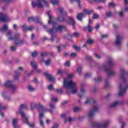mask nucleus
<instances>
[{
	"label": "nucleus",
	"mask_w": 128,
	"mask_h": 128,
	"mask_svg": "<svg viewBox=\"0 0 128 128\" xmlns=\"http://www.w3.org/2000/svg\"><path fill=\"white\" fill-rule=\"evenodd\" d=\"M50 11H48L46 12L47 16H49V20L48 21V24H52L53 26V28L48 30V32H49L50 34H51L52 37L50 38V40L52 42H54V38H56V36L52 35L53 34H56L57 32H62L63 30H66V26H58V24L57 22L52 21V16L50 15ZM58 26V27H56Z\"/></svg>",
	"instance_id": "1"
},
{
	"label": "nucleus",
	"mask_w": 128,
	"mask_h": 128,
	"mask_svg": "<svg viewBox=\"0 0 128 128\" xmlns=\"http://www.w3.org/2000/svg\"><path fill=\"white\" fill-rule=\"evenodd\" d=\"M28 106L26 104H22L20 106V110L18 112V114L21 115L22 118H24V122L26 124H28L30 128H34V124H31L28 122V118L26 116V113L22 111V110H26Z\"/></svg>",
	"instance_id": "2"
},
{
	"label": "nucleus",
	"mask_w": 128,
	"mask_h": 128,
	"mask_svg": "<svg viewBox=\"0 0 128 128\" xmlns=\"http://www.w3.org/2000/svg\"><path fill=\"white\" fill-rule=\"evenodd\" d=\"M76 82H72V80L68 81L66 79L64 80V88H70L72 91L70 92L68 90L67 91V93L70 94V93L76 94L78 92V89L76 88Z\"/></svg>",
	"instance_id": "3"
},
{
	"label": "nucleus",
	"mask_w": 128,
	"mask_h": 128,
	"mask_svg": "<svg viewBox=\"0 0 128 128\" xmlns=\"http://www.w3.org/2000/svg\"><path fill=\"white\" fill-rule=\"evenodd\" d=\"M114 66V63L112 62V59L110 58L109 59V62L104 64L103 68L104 70L108 72V78H110V76H114L116 74V72L113 71H110L112 70V68Z\"/></svg>",
	"instance_id": "4"
},
{
	"label": "nucleus",
	"mask_w": 128,
	"mask_h": 128,
	"mask_svg": "<svg viewBox=\"0 0 128 128\" xmlns=\"http://www.w3.org/2000/svg\"><path fill=\"white\" fill-rule=\"evenodd\" d=\"M8 40H14L15 46H22L24 41L20 39V34L16 33L14 37L11 36L8 38Z\"/></svg>",
	"instance_id": "5"
},
{
	"label": "nucleus",
	"mask_w": 128,
	"mask_h": 128,
	"mask_svg": "<svg viewBox=\"0 0 128 128\" xmlns=\"http://www.w3.org/2000/svg\"><path fill=\"white\" fill-rule=\"evenodd\" d=\"M58 10L60 14V16L57 18V20L61 22H64L66 20L65 18L68 16V13H66L62 8L58 7Z\"/></svg>",
	"instance_id": "6"
},
{
	"label": "nucleus",
	"mask_w": 128,
	"mask_h": 128,
	"mask_svg": "<svg viewBox=\"0 0 128 128\" xmlns=\"http://www.w3.org/2000/svg\"><path fill=\"white\" fill-rule=\"evenodd\" d=\"M42 2H44V6H46L47 8L50 6L48 4V1L46 0H37V2L32 1V8H36V6L40 8H44V5H42Z\"/></svg>",
	"instance_id": "7"
},
{
	"label": "nucleus",
	"mask_w": 128,
	"mask_h": 128,
	"mask_svg": "<svg viewBox=\"0 0 128 128\" xmlns=\"http://www.w3.org/2000/svg\"><path fill=\"white\" fill-rule=\"evenodd\" d=\"M50 108H51L50 110H46V108H44V107L42 105L40 104H38V106H37V109L38 112H40V110H42V112H52V110H54V108H55L54 105L52 103H50Z\"/></svg>",
	"instance_id": "8"
},
{
	"label": "nucleus",
	"mask_w": 128,
	"mask_h": 128,
	"mask_svg": "<svg viewBox=\"0 0 128 128\" xmlns=\"http://www.w3.org/2000/svg\"><path fill=\"white\" fill-rule=\"evenodd\" d=\"M110 124V122L108 121L103 124H98L96 122H92L91 124L92 127L96 126L98 128H106L107 126H108Z\"/></svg>",
	"instance_id": "9"
},
{
	"label": "nucleus",
	"mask_w": 128,
	"mask_h": 128,
	"mask_svg": "<svg viewBox=\"0 0 128 128\" xmlns=\"http://www.w3.org/2000/svg\"><path fill=\"white\" fill-rule=\"evenodd\" d=\"M4 86L6 88H11L12 94H14V92L16 88V86H14L12 85V81L8 80L7 82H5V83L4 84Z\"/></svg>",
	"instance_id": "10"
},
{
	"label": "nucleus",
	"mask_w": 128,
	"mask_h": 128,
	"mask_svg": "<svg viewBox=\"0 0 128 128\" xmlns=\"http://www.w3.org/2000/svg\"><path fill=\"white\" fill-rule=\"evenodd\" d=\"M120 91L118 93V95L120 96H124L126 94V90L128 88V86L126 85V86L125 88H124V84H120L119 86Z\"/></svg>",
	"instance_id": "11"
},
{
	"label": "nucleus",
	"mask_w": 128,
	"mask_h": 128,
	"mask_svg": "<svg viewBox=\"0 0 128 128\" xmlns=\"http://www.w3.org/2000/svg\"><path fill=\"white\" fill-rule=\"evenodd\" d=\"M29 22H36L37 24H42V21L40 18H38V16L35 17H29L28 20Z\"/></svg>",
	"instance_id": "12"
},
{
	"label": "nucleus",
	"mask_w": 128,
	"mask_h": 128,
	"mask_svg": "<svg viewBox=\"0 0 128 128\" xmlns=\"http://www.w3.org/2000/svg\"><path fill=\"white\" fill-rule=\"evenodd\" d=\"M122 36L120 35L116 36V40L115 42L116 46H120L122 44Z\"/></svg>",
	"instance_id": "13"
},
{
	"label": "nucleus",
	"mask_w": 128,
	"mask_h": 128,
	"mask_svg": "<svg viewBox=\"0 0 128 128\" xmlns=\"http://www.w3.org/2000/svg\"><path fill=\"white\" fill-rule=\"evenodd\" d=\"M8 20L7 15L0 12V22H8Z\"/></svg>",
	"instance_id": "14"
},
{
	"label": "nucleus",
	"mask_w": 128,
	"mask_h": 128,
	"mask_svg": "<svg viewBox=\"0 0 128 128\" xmlns=\"http://www.w3.org/2000/svg\"><path fill=\"white\" fill-rule=\"evenodd\" d=\"M98 106H96L94 108V110L90 112H89V114H88V118H92V116H94V114L96 112H98Z\"/></svg>",
	"instance_id": "15"
},
{
	"label": "nucleus",
	"mask_w": 128,
	"mask_h": 128,
	"mask_svg": "<svg viewBox=\"0 0 128 128\" xmlns=\"http://www.w3.org/2000/svg\"><path fill=\"white\" fill-rule=\"evenodd\" d=\"M120 70L122 72L120 78L124 82H126V79L124 78V76L126 74V72L124 69H120Z\"/></svg>",
	"instance_id": "16"
},
{
	"label": "nucleus",
	"mask_w": 128,
	"mask_h": 128,
	"mask_svg": "<svg viewBox=\"0 0 128 128\" xmlns=\"http://www.w3.org/2000/svg\"><path fill=\"white\" fill-rule=\"evenodd\" d=\"M44 76H46V78L48 80L49 82H54V78L51 74H48V72H44Z\"/></svg>",
	"instance_id": "17"
},
{
	"label": "nucleus",
	"mask_w": 128,
	"mask_h": 128,
	"mask_svg": "<svg viewBox=\"0 0 128 128\" xmlns=\"http://www.w3.org/2000/svg\"><path fill=\"white\" fill-rule=\"evenodd\" d=\"M84 13H80L78 14L76 18L78 20H80V22H82V18H84Z\"/></svg>",
	"instance_id": "18"
},
{
	"label": "nucleus",
	"mask_w": 128,
	"mask_h": 128,
	"mask_svg": "<svg viewBox=\"0 0 128 128\" xmlns=\"http://www.w3.org/2000/svg\"><path fill=\"white\" fill-rule=\"evenodd\" d=\"M20 74V70H18L14 72V80H18Z\"/></svg>",
	"instance_id": "19"
},
{
	"label": "nucleus",
	"mask_w": 128,
	"mask_h": 128,
	"mask_svg": "<svg viewBox=\"0 0 128 128\" xmlns=\"http://www.w3.org/2000/svg\"><path fill=\"white\" fill-rule=\"evenodd\" d=\"M120 102L116 101L110 104V108H116V106H120Z\"/></svg>",
	"instance_id": "20"
},
{
	"label": "nucleus",
	"mask_w": 128,
	"mask_h": 128,
	"mask_svg": "<svg viewBox=\"0 0 128 128\" xmlns=\"http://www.w3.org/2000/svg\"><path fill=\"white\" fill-rule=\"evenodd\" d=\"M89 2H102L106 4V0H88Z\"/></svg>",
	"instance_id": "21"
},
{
	"label": "nucleus",
	"mask_w": 128,
	"mask_h": 128,
	"mask_svg": "<svg viewBox=\"0 0 128 128\" xmlns=\"http://www.w3.org/2000/svg\"><path fill=\"white\" fill-rule=\"evenodd\" d=\"M30 66H32V68H33L34 70H36V68H38V64L34 62H31Z\"/></svg>",
	"instance_id": "22"
},
{
	"label": "nucleus",
	"mask_w": 128,
	"mask_h": 128,
	"mask_svg": "<svg viewBox=\"0 0 128 128\" xmlns=\"http://www.w3.org/2000/svg\"><path fill=\"white\" fill-rule=\"evenodd\" d=\"M84 12L86 14H90L92 12H94V10H88V9H84Z\"/></svg>",
	"instance_id": "23"
},
{
	"label": "nucleus",
	"mask_w": 128,
	"mask_h": 128,
	"mask_svg": "<svg viewBox=\"0 0 128 128\" xmlns=\"http://www.w3.org/2000/svg\"><path fill=\"white\" fill-rule=\"evenodd\" d=\"M17 124H18V120L13 119V120H12V125L14 126V128H18V126H16Z\"/></svg>",
	"instance_id": "24"
},
{
	"label": "nucleus",
	"mask_w": 128,
	"mask_h": 128,
	"mask_svg": "<svg viewBox=\"0 0 128 128\" xmlns=\"http://www.w3.org/2000/svg\"><path fill=\"white\" fill-rule=\"evenodd\" d=\"M8 25L6 24H5L3 28H0V32H4V30H8Z\"/></svg>",
	"instance_id": "25"
},
{
	"label": "nucleus",
	"mask_w": 128,
	"mask_h": 128,
	"mask_svg": "<svg viewBox=\"0 0 128 128\" xmlns=\"http://www.w3.org/2000/svg\"><path fill=\"white\" fill-rule=\"evenodd\" d=\"M69 20H70V23L71 24L72 26H74V24H76V21L74 20V18L69 17Z\"/></svg>",
	"instance_id": "26"
},
{
	"label": "nucleus",
	"mask_w": 128,
	"mask_h": 128,
	"mask_svg": "<svg viewBox=\"0 0 128 128\" xmlns=\"http://www.w3.org/2000/svg\"><path fill=\"white\" fill-rule=\"evenodd\" d=\"M87 28L88 29V31L90 32H92V30H94V28H92V26L90 24H88Z\"/></svg>",
	"instance_id": "27"
},
{
	"label": "nucleus",
	"mask_w": 128,
	"mask_h": 128,
	"mask_svg": "<svg viewBox=\"0 0 128 128\" xmlns=\"http://www.w3.org/2000/svg\"><path fill=\"white\" fill-rule=\"evenodd\" d=\"M30 106L32 110H34L36 108V104L34 102L31 103Z\"/></svg>",
	"instance_id": "28"
},
{
	"label": "nucleus",
	"mask_w": 128,
	"mask_h": 128,
	"mask_svg": "<svg viewBox=\"0 0 128 128\" xmlns=\"http://www.w3.org/2000/svg\"><path fill=\"white\" fill-rule=\"evenodd\" d=\"M51 4H53V6H56L58 4V1L56 0H50Z\"/></svg>",
	"instance_id": "29"
},
{
	"label": "nucleus",
	"mask_w": 128,
	"mask_h": 128,
	"mask_svg": "<svg viewBox=\"0 0 128 128\" xmlns=\"http://www.w3.org/2000/svg\"><path fill=\"white\" fill-rule=\"evenodd\" d=\"M64 70H59L57 72V74H59L60 76H62V74H64Z\"/></svg>",
	"instance_id": "30"
},
{
	"label": "nucleus",
	"mask_w": 128,
	"mask_h": 128,
	"mask_svg": "<svg viewBox=\"0 0 128 128\" xmlns=\"http://www.w3.org/2000/svg\"><path fill=\"white\" fill-rule=\"evenodd\" d=\"M66 38H67L68 40H72V35L70 34H68L66 36Z\"/></svg>",
	"instance_id": "31"
},
{
	"label": "nucleus",
	"mask_w": 128,
	"mask_h": 128,
	"mask_svg": "<svg viewBox=\"0 0 128 128\" xmlns=\"http://www.w3.org/2000/svg\"><path fill=\"white\" fill-rule=\"evenodd\" d=\"M56 92L57 94H62L64 90H62V88H60V89H56Z\"/></svg>",
	"instance_id": "32"
},
{
	"label": "nucleus",
	"mask_w": 128,
	"mask_h": 128,
	"mask_svg": "<svg viewBox=\"0 0 128 128\" xmlns=\"http://www.w3.org/2000/svg\"><path fill=\"white\" fill-rule=\"evenodd\" d=\"M52 102H56L58 100V99L56 97L54 96V95H52Z\"/></svg>",
	"instance_id": "33"
},
{
	"label": "nucleus",
	"mask_w": 128,
	"mask_h": 128,
	"mask_svg": "<svg viewBox=\"0 0 128 128\" xmlns=\"http://www.w3.org/2000/svg\"><path fill=\"white\" fill-rule=\"evenodd\" d=\"M32 58H36L38 56V52L35 51L32 53Z\"/></svg>",
	"instance_id": "34"
},
{
	"label": "nucleus",
	"mask_w": 128,
	"mask_h": 128,
	"mask_svg": "<svg viewBox=\"0 0 128 128\" xmlns=\"http://www.w3.org/2000/svg\"><path fill=\"white\" fill-rule=\"evenodd\" d=\"M124 4L126 6L124 10H126V12H128V0H124Z\"/></svg>",
	"instance_id": "35"
},
{
	"label": "nucleus",
	"mask_w": 128,
	"mask_h": 128,
	"mask_svg": "<svg viewBox=\"0 0 128 128\" xmlns=\"http://www.w3.org/2000/svg\"><path fill=\"white\" fill-rule=\"evenodd\" d=\"M61 118H64L65 120H64V122H68V118H66V114H62L61 115Z\"/></svg>",
	"instance_id": "36"
},
{
	"label": "nucleus",
	"mask_w": 128,
	"mask_h": 128,
	"mask_svg": "<svg viewBox=\"0 0 128 128\" xmlns=\"http://www.w3.org/2000/svg\"><path fill=\"white\" fill-rule=\"evenodd\" d=\"M70 2H76L78 6H80V0H70Z\"/></svg>",
	"instance_id": "37"
},
{
	"label": "nucleus",
	"mask_w": 128,
	"mask_h": 128,
	"mask_svg": "<svg viewBox=\"0 0 128 128\" xmlns=\"http://www.w3.org/2000/svg\"><path fill=\"white\" fill-rule=\"evenodd\" d=\"M86 43L88 44H94V40L92 39H88L86 40Z\"/></svg>",
	"instance_id": "38"
},
{
	"label": "nucleus",
	"mask_w": 128,
	"mask_h": 128,
	"mask_svg": "<svg viewBox=\"0 0 128 128\" xmlns=\"http://www.w3.org/2000/svg\"><path fill=\"white\" fill-rule=\"evenodd\" d=\"M14 0H2V2H5L6 4H7L12 2Z\"/></svg>",
	"instance_id": "39"
},
{
	"label": "nucleus",
	"mask_w": 128,
	"mask_h": 128,
	"mask_svg": "<svg viewBox=\"0 0 128 128\" xmlns=\"http://www.w3.org/2000/svg\"><path fill=\"white\" fill-rule=\"evenodd\" d=\"M34 30V27L32 26H28L27 28V30H30V32H32V30Z\"/></svg>",
	"instance_id": "40"
},
{
	"label": "nucleus",
	"mask_w": 128,
	"mask_h": 128,
	"mask_svg": "<svg viewBox=\"0 0 128 128\" xmlns=\"http://www.w3.org/2000/svg\"><path fill=\"white\" fill-rule=\"evenodd\" d=\"M94 80L96 81L97 82H102V78L99 77L98 78V79L96 80V78H94Z\"/></svg>",
	"instance_id": "41"
},
{
	"label": "nucleus",
	"mask_w": 128,
	"mask_h": 128,
	"mask_svg": "<svg viewBox=\"0 0 128 128\" xmlns=\"http://www.w3.org/2000/svg\"><path fill=\"white\" fill-rule=\"evenodd\" d=\"M28 26L26 25H23L22 26V30H24V32H26V30H28Z\"/></svg>",
	"instance_id": "42"
},
{
	"label": "nucleus",
	"mask_w": 128,
	"mask_h": 128,
	"mask_svg": "<svg viewBox=\"0 0 128 128\" xmlns=\"http://www.w3.org/2000/svg\"><path fill=\"white\" fill-rule=\"evenodd\" d=\"M28 88L29 90H30V92H34V90H36L34 87L29 86H28Z\"/></svg>",
	"instance_id": "43"
},
{
	"label": "nucleus",
	"mask_w": 128,
	"mask_h": 128,
	"mask_svg": "<svg viewBox=\"0 0 128 128\" xmlns=\"http://www.w3.org/2000/svg\"><path fill=\"white\" fill-rule=\"evenodd\" d=\"M106 16L108 18H110V16H112V12L110 11L108 12H106Z\"/></svg>",
	"instance_id": "44"
},
{
	"label": "nucleus",
	"mask_w": 128,
	"mask_h": 128,
	"mask_svg": "<svg viewBox=\"0 0 128 128\" xmlns=\"http://www.w3.org/2000/svg\"><path fill=\"white\" fill-rule=\"evenodd\" d=\"M105 82H106V86H105L104 88H106L110 86V83H108V79H106L105 80Z\"/></svg>",
	"instance_id": "45"
},
{
	"label": "nucleus",
	"mask_w": 128,
	"mask_h": 128,
	"mask_svg": "<svg viewBox=\"0 0 128 128\" xmlns=\"http://www.w3.org/2000/svg\"><path fill=\"white\" fill-rule=\"evenodd\" d=\"M77 72L78 74H82V67H80L77 68Z\"/></svg>",
	"instance_id": "46"
},
{
	"label": "nucleus",
	"mask_w": 128,
	"mask_h": 128,
	"mask_svg": "<svg viewBox=\"0 0 128 128\" xmlns=\"http://www.w3.org/2000/svg\"><path fill=\"white\" fill-rule=\"evenodd\" d=\"M85 78H90L92 76V74H88L86 72L84 75Z\"/></svg>",
	"instance_id": "47"
},
{
	"label": "nucleus",
	"mask_w": 128,
	"mask_h": 128,
	"mask_svg": "<svg viewBox=\"0 0 128 128\" xmlns=\"http://www.w3.org/2000/svg\"><path fill=\"white\" fill-rule=\"evenodd\" d=\"M51 62V61L50 60H48L45 62V64H46V66H48Z\"/></svg>",
	"instance_id": "48"
},
{
	"label": "nucleus",
	"mask_w": 128,
	"mask_h": 128,
	"mask_svg": "<svg viewBox=\"0 0 128 128\" xmlns=\"http://www.w3.org/2000/svg\"><path fill=\"white\" fill-rule=\"evenodd\" d=\"M89 102H92V98H88L87 100L85 102L84 104H89Z\"/></svg>",
	"instance_id": "49"
},
{
	"label": "nucleus",
	"mask_w": 128,
	"mask_h": 128,
	"mask_svg": "<svg viewBox=\"0 0 128 128\" xmlns=\"http://www.w3.org/2000/svg\"><path fill=\"white\" fill-rule=\"evenodd\" d=\"M73 36L75 38H78V36H80V34L78 32H75L73 34Z\"/></svg>",
	"instance_id": "50"
},
{
	"label": "nucleus",
	"mask_w": 128,
	"mask_h": 128,
	"mask_svg": "<svg viewBox=\"0 0 128 128\" xmlns=\"http://www.w3.org/2000/svg\"><path fill=\"white\" fill-rule=\"evenodd\" d=\"M48 56V52H45V53H44V52H42L41 53V56L42 58H44V56Z\"/></svg>",
	"instance_id": "51"
},
{
	"label": "nucleus",
	"mask_w": 128,
	"mask_h": 128,
	"mask_svg": "<svg viewBox=\"0 0 128 128\" xmlns=\"http://www.w3.org/2000/svg\"><path fill=\"white\" fill-rule=\"evenodd\" d=\"M48 88L49 90H54V87H52V85H49Z\"/></svg>",
	"instance_id": "52"
},
{
	"label": "nucleus",
	"mask_w": 128,
	"mask_h": 128,
	"mask_svg": "<svg viewBox=\"0 0 128 128\" xmlns=\"http://www.w3.org/2000/svg\"><path fill=\"white\" fill-rule=\"evenodd\" d=\"M109 6H112V8H114V6H116V4L114 3L110 2L109 3Z\"/></svg>",
	"instance_id": "53"
},
{
	"label": "nucleus",
	"mask_w": 128,
	"mask_h": 128,
	"mask_svg": "<svg viewBox=\"0 0 128 128\" xmlns=\"http://www.w3.org/2000/svg\"><path fill=\"white\" fill-rule=\"evenodd\" d=\"M73 48H76V50H78V52H80V48L78 47V46H74Z\"/></svg>",
	"instance_id": "54"
},
{
	"label": "nucleus",
	"mask_w": 128,
	"mask_h": 128,
	"mask_svg": "<svg viewBox=\"0 0 128 128\" xmlns=\"http://www.w3.org/2000/svg\"><path fill=\"white\" fill-rule=\"evenodd\" d=\"M65 66H70V61H66L65 63Z\"/></svg>",
	"instance_id": "55"
},
{
	"label": "nucleus",
	"mask_w": 128,
	"mask_h": 128,
	"mask_svg": "<svg viewBox=\"0 0 128 128\" xmlns=\"http://www.w3.org/2000/svg\"><path fill=\"white\" fill-rule=\"evenodd\" d=\"M68 78H74V74H68Z\"/></svg>",
	"instance_id": "56"
},
{
	"label": "nucleus",
	"mask_w": 128,
	"mask_h": 128,
	"mask_svg": "<svg viewBox=\"0 0 128 128\" xmlns=\"http://www.w3.org/2000/svg\"><path fill=\"white\" fill-rule=\"evenodd\" d=\"M98 18V15L96 14H93V18H94V20H96V18Z\"/></svg>",
	"instance_id": "57"
},
{
	"label": "nucleus",
	"mask_w": 128,
	"mask_h": 128,
	"mask_svg": "<svg viewBox=\"0 0 128 128\" xmlns=\"http://www.w3.org/2000/svg\"><path fill=\"white\" fill-rule=\"evenodd\" d=\"M78 110H80V108H79L76 107L74 108V112H78Z\"/></svg>",
	"instance_id": "58"
},
{
	"label": "nucleus",
	"mask_w": 128,
	"mask_h": 128,
	"mask_svg": "<svg viewBox=\"0 0 128 128\" xmlns=\"http://www.w3.org/2000/svg\"><path fill=\"white\" fill-rule=\"evenodd\" d=\"M58 124H54L52 128H58Z\"/></svg>",
	"instance_id": "59"
},
{
	"label": "nucleus",
	"mask_w": 128,
	"mask_h": 128,
	"mask_svg": "<svg viewBox=\"0 0 128 128\" xmlns=\"http://www.w3.org/2000/svg\"><path fill=\"white\" fill-rule=\"evenodd\" d=\"M6 92H4L2 93V96L3 98H6Z\"/></svg>",
	"instance_id": "60"
},
{
	"label": "nucleus",
	"mask_w": 128,
	"mask_h": 128,
	"mask_svg": "<svg viewBox=\"0 0 128 128\" xmlns=\"http://www.w3.org/2000/svg\"><path fill=\"white\" fill-rule=\"evenodd\" d=\"M119 16H120V18H124V12H120Z\"/></svg>",
	"instance_id": "61"
},
{
	"label": "nucleus",
	"mask_w": 128,
	"mask_h": 128,
	"mask_svg": "<svg viewBox=\"0 0 128 128\" xmlns=\"http://www.w3.org/2000/svg\"><path fill=\"white\" fill-rule=\"evenodd\" d=\"M8 36H12V30H10L8 32Z\"/></svg>",
	"instance_id": "62"
},
{
	"label": "nucleus",
	"mask_w": 128,
	"mask_h": 128,
	"mask_svg": "<svg viewBox=\"0 0 128 128\" xmlns=\"http://www.w3.org/2000/svg\"><path fill=\"white\" fill-rule=\"evenodd\" d=\"M10 50H12V52H14V50H16V48L14 46H12L10 47Z\"/></svg>",
	"instance_id": "63"
},
{
	"label": "nucleus",
	"mask_w": 128,
	"mask_h": 128,
	"mask_svg": "<svg viewBox=\"0 0 128 128\" xmlns=\"http://www.w3.org/2000/svg\"><path fill=\"white\" fill-rule=\"evenodd\" d=\"M70 56H72V58H74V56H76V54L72 53Z\"/></svg>",
	"instance_id": "64"
}]
</instances>
